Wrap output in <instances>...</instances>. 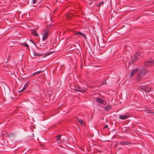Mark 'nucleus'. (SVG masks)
I'll return each mask as SVG.
<instances>
[{
	"mask_svg": "<svg viewBox=\"0 0 154 154\" xmlns=\"http://www.w3.org/2000/svg\"><path fill=\"white\" fill-rule=\"evenodd\" d=\"M147 71L145 68H140L137 77L139 80H141L143 76H145L146 74Z\"/></svg>",
	"mask_w": 154,
	"mask_h": 154,
	"instance_id": "1",
	"label": "nucleus"
},
{
	"mask_svg": "<svg viewBox=\"0 0 154 154\" xmlns=\"http://www.w3.org/2000/svg\"><path fill=\"white\" fill-rule=\"evenodd\" d=\"M139 88L148 93L151 91V88L147 86H140L139 87Z\"/></svg>",
	"mask_w": 154,
	"mask_h": 154,
	"instance_id": "2",
	"label": "nucleus"
},
{
	"mask_svg": "<svg viewBox=\"0 0 154 154\" xmlns=\"http://www.w3.org/2000/svg\"><path fill=\"white\" fill-rule=\"evenodd\" d=\"M74 90L76 91L80 92L82 93L86 92L87 91V90L86 88L84 87L81 88L79 86H78V87L76 88Z\"/></svg>",
	"mask_w": 154,
	"mask_h": 154,
	"instance_id": "3",
	"label": "nucleus"
},
{
	"mask_svg": "<svg viewBox=\"0 0 154 154\" xmlns=\"http://www.w3.org/2000/svg\"><path fill=\"white\" fill-rule=\"evenodd\" d=\"M119 116V119L122 120L131 117L130 115L128 113H127L126 115H120Z\"/></svg>",
	"mask_w": 154,
	"mask_h": 154,
	"instance_id": "4",
	"label": "nucleus"
},
{
	"mask_svg": "<svg viewBox=\"0 0 154 154\" xmlns=\"http://www.w3.org/2000/svg\"><path fill=\"white\" fill-rule=\"evenodd\" d=\"M154 65V60H150L146 62L145 64V66H150Z\"/></svg>",
	"mask_w": 154,
	"mask_h": 154,
	"instance_id": "5",
	"label": "nucleus"
},
{
	"mask_svg": "<svg viewBox=\"0 0 154 154\" xmlns=\"http://www.w3.org/2000/svg\"><path fill=\"white\" fill-rule=\"evenodd\" d=\"M30 83V82L29 81L25 84L23 88L20 91V92H22L24 91L26 88H27L29 85Z\"/></svg>",
	"mask_w": 154,
	"mask_h": 154,
	"instance_id": "6",
	"label": "nucleus"
},
{
	"mask_svg": "<svg viewBox=\"0 0 154 154\" xmlns=\"http://www.w3.org/2000/svg\"><path fill=\"white\" fill-rule=\"evenodd\" d=\"M49 32L48 31H46L44 32V35L43 36L42 38V41H44L45 39H46L48 37Z\"/></svg>",
	"mask_w": 154,
	"mask_h": 154,
	"instance_id": "7",
	"label": "nucleus"
},
{
	"mask_svg": "<svg viewBox=\"0 0 154 154\" xmlns=\"http://www.w3.org/2000/svg\"><path fill=\"white\" fill-rule=\"evenodd\" d=\"M96 100L97 102L100 104H103L104 103V101L100 97L96 98Z\"/></svg>",
	"mask_w": 154,
	"mask_h": 154,
	"instance_id": "8",
	"label": "nucleus"
},
{
	"mask_svg": "<svg viewBox=\"0 0 154 154\" xmlns=\"http://www.w3.org/2000/svg\"><path fill=\"white\" fill-rule=\"evenodd\" d=\"M138 70V69L137 68H136L133 70L131 73L130 75V76L131 77L132 76L134 75L137 72Z\"/></svg>",
	"mask_w": 154,
	"mask_h": 154,
	"instance_id": "9",
	"label": "nucleus"
},
{
	"mask_svg": "<svg viewBox=\"0 0 154 154\" xmlns=\"http://www.w3.org/2000/svg\"><path fill=\"white\" fill-rule=\"evenodd\" d=\"M75 34L76 35H82L84 38H86V35L83 33L80 32H76L75 33Z\"/></svg>",
	"mask_w": 154,
	"mask_h": 154,
	"instance_id": "10",
	"label": "nucleus"
},
{
	"mask_svg": "<svg viewBox=\"0 0 154 154\" xmlns=\"http://www.w3.org/2000/svg\"><path fill=\"white\" fill-rule=\"evenodd\" d=\"M130 143H131L130 142H128V141H125V142H124L123 141H121L119 143V144L121 145H128Z\"/></svg>",
	"mask_w": 154,
	"mask_h": 154,
	"instance_id": "11",
	"label": "nucleus"
},
{
	"mask_svg": "<svg viewBox=\"0 0 154 154\" xmlns=\"http://www.w3.org/2000/svg\"><path fill=\"white\" fill-rule=\"evenodd\" d=\"M45 70V69H43V70H40V71H38L37 72H36L33 73L32 75V76H34V75H37V74H39L41 72H42L44 71Z\"/></svg>",
	"mask_w": 154,
	"mask_h": 154,
	"instance_id": "12",
	"label": "nucleus"
},
{
	"mask_svg": "<svg viewBox=\"0 0 154 154\" xmlns=\"http://www.w3.org/2000/svg\"><path fill=\"white\" fill-rule=\"evenodd\" d=\"M36 30H37V29H35L34 30H32V31H31L32 33V34L33 35H34L35 36H38V34H37V33H36Z\"/></svg>",
	"mask_w": 154,
	"mask_h": 154,
	"instance_id": "13",
	"label": "nucleus"
},
{
	"mask_svg": "<svg viewBox=\"0 0 154 154\" xmlns=\"http://www.w3.org/2000/svg\"><path fill=\"white\" fill-rule=\"evenodd\" d=\"M137 60V57L136 55H134L133 57H132L131 59V62L132 63L136 62Z\"/></svg>",
	"mask_w": 154,
	"mask_h": 154,
	"instance_id": "14",
	"label": "nucleus"
},
{
	"mask_svg": "<svg viewBox=\"0 0 154 154\" xmlns=\"http://www.w3.org/2000/svg\"><path fill=\"white\" fill-rule=\"evenodd\" d=\"M112 109L111 107L110 106L108 105L105 108V109L106 111H109Z\"/></svg>",
	"mask_w": 154,
	"mask_h": 154,
	"instance_id": "15",
	"label": "nucleus"
},
{
	"mask_svg": "<svg viewBox=\"0 0 154 154\" xmlns=\"http://www.w3.org/2000/svg\"><path fill=\"white\" fill-rule=\"evenodd\" d=\"M72 14H69L66 15V17L68 19H71L72 18Z\"/></svg>",
	"mask_w": 154,
	"mask_h": 154,
	"instance_id": "16",
	"label": "nucleus"
},
{
	"mask_svg": "<svg viewBox=\"0 0 154 154\" xmlns=\"http://www.w3.org/2000/svg\"><path fill=\"white\" fill-rule=\"evenodd\" d=\"M61 135L60 134L58 135L56 137V140H60V139H61Z\"/></svg>",
	"mask_w": 154,
	"mask_h": 154,
	"instance_id": "17",
	"label": "nucleus"
},
{
	"mask_svg": "<svg viewBox=\"0 0 154 154\" xmlns=\"http://www.w3.org/2000/svg\"><path fill=\"white\" fill-rule=\"evenodd\" d=\"M32 55H33V56H38V55L41 56V55H42L39 54H38L36 53H35V52H32Z\"/></svg>",
	"mask_w": 154,
	"mask_h": 154,
	"instance_id": "18",
	"label": "nucleus"
},
{
	"mask_svg": "<svg viewBox=\"0 0 154 154\" xmlns=\"http://www.w3.org/2000/svg\"><path fill=\"white\" fill-rule=\"evenodd\" d=\"M78 122L82 125H83L84 122L82 119H80V120H79Z\"/></svg>",
	"mask_w": 154,
	"mask_h": 154,
	"instance_id": "19",
	"label": "nucleus"
},
{
	"mask_svg": "<svg viewBox=\"0 0 154 154\" xmlns=\"http://www.w3.org/2000/svg\"><path fill=\"white\" fill-rule=\"evenodd\" d=\"M22 45L27 47V49H29V46L26 43H23Z\"/></svg>",
	"mask_w": 154,
	"mask_h": 154,
	"instance_id": "20",
	"label": "nucleus"
},
{
	"mask_svg": "<svg viewBox=\"0 0 154 154\" xmlns=\"http://www.w3.org/2000/svg\"><path fill=\"white\" fill-rule=\"evenodd\" d=\"M103 3H104V2H100V3H99V4H98V7H100V6L101 5V4H102L103 5Z\"/></svg>",
	"mask_w": 154,
	"mask_h": 154,
	"instance_id": "21",
	"label": "nucleus"
},
{
	"mask_svg": "<svg viewBox=\"0 0 154 154\" xmlns=\"http://www.w3.org/2000/svg\"><path fill=\"white\" fill-rule=\"evenodd\" d=\"M108 125H106L104 126V128L106 129V128H108Z\"/></svg>",
	"mask_w": 154,
	"mask_h": 154,
	"instance_id": "22",
	"label": "nucleus"
},
{
	"mask_svg": "<svg viewBox=\"0 0 154 154\" xmlns=\"http://www.w3.org/2000/svg\"><path fill=\"white\" fill-rule=\"evenodd\" d=\"M148 112L149 113H152L153 115L154 116V112Z\"/></svg>",
	"mask_w": 154,
	"mask_h": 154,
	"instance_id": "23",
	"label": "nucleus"
},
{
	"mask_svg": "<svg viewBox=\"0 0 154 154\" xmlns=\"http://www.w3.org/2000/svg\"><path fill=\"white\" fill-rule=\"evenodd\" d=\"M36 0H33V4H34L36 2Z\"/></svg>",
	"mask_w": 154,
	"mask_h": 154,
	"instance_id": "24",
	"label": "nucleus"
},
{
	"mask_svg": "<svg viewBox=\"0 0 154 154\" xmlns=\"http://www.w3.org/2000/svg\"><path fill=\"white\" fill-rule=\"evenodd\" d=\"M31 41V42H32V43H33V44H34L35 45V46L36 47H37V46H36V45L35 44V43H34V42H33L32 41Z\"/></svg>",
	"mask_w": 154,
	"mask_h": 154,
	"instance_id": "25",
	"label": "nucleus"
},
{
	"mask_svg": "<svg viewBox=\"0 0 154 154\" xmlns=\"http://www.w3.org/2000/svg\"><path fill=\"white\" fill-rule=\"evenodd\" d=\"M21 70H22V71L23 72H24L25 71H24V69H23V68H21Z\"/></svg>",
	"mask_w": 154,
	"mask_h": 154,
	"instance_id": "26",
	"label": "nucleus"
},
{
	"mask_svg": "<svg viewBox=\"0 0 154 154\" xmlns=\"http://www.w3.org/2000/svg\"><path fill=\"white\" fill-rule=\"evenodd\" d=\"M147 111H149V112H152L150 110H149V109H147L146 110ZM147 112L149 113L148 112Z\"/></svg>",
	"mask_w": 154,
	"mask_h": 154,
	"instance_id": "27",
	"label": "nucleus"
},
{
	"mask_svg": "<svg viewBox=\"0 0 154 154\" xmlns=\"http://www.w3.org/2000/svg\"><path fill=\"white\" fill-rule=\"evenodd\" d=\"M76 118L78 120V121H79V120H80V119H79V118H77V117H76Z\"/></svg>",
	"mask_w": 154,
	"mask_h": 154,
	"instance_id": "28",
	"label": "nucleus"
},
{
	"mask_svg": "<svg viewBox=\"0 0 154 154\" xmlns=\"http://www.w3.org/2000/svg\"><path fill=\"white\" fill-rule=\"evenodd\" d=\"M106 82H105V83H103V85H104V84H106Z\"/></svg>",
	"mask_w": 154,
	"mask_h": 154,
	"instance_id": "29",
	"label": "nucleus"
},
{
	"mask_svg": "<svg viewBox=\"0 0 154 154\" xmlns=\"http://www.w3.org/2000/svg\"><path fill=\"white\" fill-rule=\"evenodd\" d=\"M23 80H24V79H21L20 80L21 81H23Z\"/></svg>",
	"mask_w": 154,
	"mask_h": 154,
	"instance_id": "30",
	"label": "nucleus"
},
{
	"mask_svg": "<svg viewBox=\"0 0 154 154\" xmlns=\"http://www.w3.org/2000/svg\"><path fill=\"white\" fill-rule=\"evenodd\" d=\"M121 149V148H119V149Z\"/></svg>",
	"mask_w": 154,
	"mask_h": 154,
	"instance_id": "31",
	"label": "nucleus"
},
{
	"mask_svg": "<svg viewBox=\"0 0 154 154\" xmlns=\"http://www.w3.org/2000/svg\"><path fill=\"white\" fill-rule=\"evenodd\" d=\"M131 62H130V63H129V64H131Z\"/></svg>",
	"mask_w": 154,
	"mask_h": 154,
	"instance_id": "32",
	"label": "nucleus"
},
{
	"mask_svg": "<svg viewBox=\"0 0 154 154\" xmlns=\"http://www.w3.org/2000/svg\"><path fill=\"white\" fill-rule=\"evenodd\" d=\"M55 11H54V13Z\"/></svg>",
	"mask_w": 154,
	"mask_h": 154,
	"instance_id": "33",
	"label": "nucleus"
},
{
	"mask_svg": "<svg viewBox=\"0 0 154 154\" xmlns=\"http://www.w3.org/2000/svg\"><path fill=\"white\" fill-rule=\"evenodd\" d=\"M8 60H9V59H8Z\"/></svg>",
	"mask_w": 154,
	"mask_h": 154,
	"instance_id": "34",
	"label": "nucleus"
}]
</instances>
